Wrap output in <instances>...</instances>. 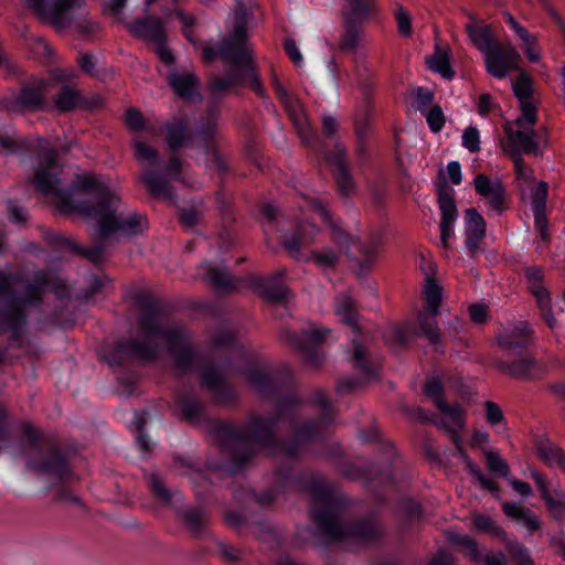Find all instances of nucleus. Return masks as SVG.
Listing matches in <instances>:
<instances>
[{
  "label": "nucleus",
  "mask_w": 565,
  "mask_h": 565,
  "mask_svg": "<svg viewBox=\"0 0 565 565\" xmlns=\"http://www.w3.org/2000/svg\"><path fill=\"white\" fill-rule=\"evenodd\" d=\"M424 392L427 396H429L433 399L436 408L447 403L444 397L443 384L437 377H433L426 382Z\"/></svg>",
  "instance_id": "nucleus-46"
},
{
  "label": "nucleus",
  "mask_w": 565,
  "mask_h": 565,
  "mask_svg": "<svg viewBox=\"0 0 565 565\" xmlns=\"http://www.w3.org/2000/svg\"><path fill=\"white\" fill-rule=\"evenodd\" d=\"M298 404L296 397L287 396L278 403L276 418L254 416L249 420L244 435L245 444L252 448V456L292 457L327 433L333 422V407L327 393L317 390L311 397V404L321 411V415L316 420L296 426L289 440H277L274 435L277 422L292 414Z\"/></svg>",
  "instance_id": "nucleus-2"
},
{
  "label": "nucleus",
  "mask_w": 565,
  "mask_h": 565,
  "mask_svg": "<svg viewBox=\"0 0 565 565\" xmlns=\"http://www.w3.org/2000/svg\"><path fill=\"white\" fill-rule=\"evenodd\" d=\"M462 146L472 153L480 150V137L476 127H468L463 130Z\"/></svg>",
  "instance_id": "nucleus-52"
},
{
  "label": "nucleus",
  "mask_w": 565,
  "mask_h": 565,
  "mask_svg": "<svg viewBox=\"0 0 565 565\" xmlns=\"http://www.w3.org/2000/svg\"><path fill=\"white\" fill-rule=\"evenodd\" d=\"M427 124L433 132H439L445 125V116L439 106L431 107L426 114Z\"/></svg>",
  "instance_id": "nucleus-51"
},
{
  "label": "nucleus",
  "mask_w": 565,
  "mask_h": 565,
  "mask_svg": "<svg viewBox=\"0 0 565 565\" xmlns=\"http://www.w3.org/2000/svg\"><path fill=\"white\" fill-rule=\"evenodd\" d=\"M537 455L541 459H564L563 450L548 439H541L536 443Z\"/></svg>",
  "instance_id": "nucleus-44"
},
{
  "label": "nucleus",
  "mask_w": 565,
  "mask_h": 565,
  "mask_svg": "<svg viewBox=\"0 0 565 565\" xmlns=\"http://www.w3.org/2000/svg\"><path fill=\"white\" fill-rule=\"evenodd\" d=\"M520 190L522 192V200L531 204L536 232L542 241H547L546 200L548 184L544 181L533 182L526 186L522 185Z\"/></svg>",
  "instance_id": "nucleus-15"
},
{
  "label": "nucleus",
  "mask_w": 565,
  "mask_h": 565,
  "mask_svg": "<svg viewBox=\"0 0 565 565\" xmlns=\"http://www.w3.org/2000/svg\"><path fill=\"white\" fill-rule=\"evenodd\" d=\"M438 205L441 213L440 222H455L457 207L454 199V189L446 183L438 185Z\"/></svg>",
  "instance_id": "nucleus-33"
},
{
  "label": "nucleus",
  "mask_w": 565,
  "mask_h": 565,
  "mask_svg": "<svg viewBox=\"0 0 565 565\" xmlns=\"http://www.w3.org/2000/svg\"><path fill=\"white\" fill-rule=\"evenodd\" d=\"M484 416L486 420L491 426H499L505 424L504 416L502 409L499 407L498 404L491 401H487L484 403Z\"/></svg>",
  "instance_id": "nucleus-50"
},
{
  "label": "nucleus",
  "mask_w": 565,
  "mask_h": 565,
  "mask_svg": "<svg viewBox=\"0 0 565 565\" xmlns=\"http://www.w3.org/2000/svg\"><path fill=\"white\" fill-rule=\"evenodd\" d=\"M137 303L141 309L138 322L139 338L134 342L118 343L108 358L109 364L117 365L129 358L142 361L153 360L160 352L159 341H164L177 369L182 372L190 370L198 356L190 347L186 330L177 324L168 326L160 303L151 296L139 295Z\"/></svg>",
  "instance_id": "nucleus-3"
},
{
  "label": "nucleus",
  "mask_w": 565,
  "mask_h": 565,
  "mask_svg": "<svg viewBox=\"0 0 565 565\" xmlns=\"http://www.w3.org/2000/svg\"><path fill=\"white\" fill-rule=\"evenodd\" d=\"M49 287L57 297L65 295V285L61 281L51 284L45 271L39 270L28 277L0 273V296L11 295L9 302L0 310V333L11 332L13 338H18L25 323L24 309L38 305Z\"/></svg>",
  "instance_id": "nucleus-5"
},
{
  "label": "nucleus",
  "mask_w": 565,
  "mask_h": 565,
  "mask_svg": "<svg viewBox=\"0 0 565 565\" xmlns=\"http://www.w3.org/2000/svg\"><path fill=\"white\" fill-rule=\"evenodd\" d=\"M329 332L328 329H309L302 331L301 334L284 331L281 337L292 347L303 352L308 363L316 366L319 365L321 359L313 351L324 341Z\"/></svg>",
  "instance_id": "nucleus-20"
},
{
  "label": "nucleus",
  "mask_w": 565,
  "mask_h": 565,
  "mask_svg": "<svg viewBox=\"0 0 565 565\" xmlns=\"http://www.w3.org/2000/svg\"><path fill=\"white\" fill-rule=\"evenodd\" d=\"M126 122L132 130H140L143 128V117L135 108H130L127 110Z\"/></svg>",
  "instance_id": "nucleus-61"
},
{
  "label": "nucleus",
  "mask_w": 565,
  "mask_h": 565,
  "mask_svg": "<svg viewBox=\"0 0 565 565\" xmlns=\"http://www.w3.org/2000/svg\"><path fill=\"white\" fill-rule=\"evenodd\" d=\"M135 157L142 166H156L158 163L157 151L142 141H135Z\"/></svg>",
  "instance_id": "nucleus-41"
},
{
  "label": "nucleus",
  "mask_w": 565,
  "mask_h": 565,
  "mask_svg": "<svg viewBox=\"0 0 565 565\" xmlns=\"http://www.w3.org/2000/svg\"><path fill=\"white\" fill-rule=\"evenodd\" d=\"M66 471V461H25L22 476L28 480L50 486L61 481Z\"/></svg>",
  "instance_id": "nucleus-19"
},
{
  "label": "nucleus",
  "mask_w": 565,
  "mask_h": 565,
  "mask_svg": "<svg viewBox=\"0 0 565 565\" xmlns=\"http://www.w3.org/2000/svg\"><path fill=\"white\" fill-rule=\"evenodd\" d=\"M503 19L505 23L513 30L518 39L521 41L523 52L526 49L537 44L536 35L530 33L527 29H525L520 22H518L516 19L510 12H504Z\"/></svg>",
  "instance_id": "nucleus-38"
},
{
  "label": "nucleus",
  "mask_w": 565,
  "mask_h": 565,
  "mask_svg": "<svg viewBox=\"0 0 565 565\" xmlns=\"http://www.w3.org/2000/svg\"><path fill=\"white\" fill-rule=\"evenodd\" d=\"M473 524L481 531L499 534L501 529L488 516L483 514H475L472 516Z\"/></svg>",
  "instance_id": "nucleus-55"
},
{
  "label": "nucleus",
  "mask_w": 565,
  "mask_h": 565,
  "mask_svg": "<svg viewBox=\"0 0 565 565\" xmlns=\"http://www.w3.org/2000/svg\"><path fill=\"white\" fill-rule=\"evenodd\" d=\"M188 122L184 119H178L167 125V142L172 152H177L181 147L196 146L203 148L206 152L212 150L220 142L217 130L216 111L209 114L205 121H202L194 134H189Z\"/></svg>",
  "instance_id": "nucleus-8"
},
{
  "label": "nucleus",
  "mask_w": 565,
  "mask_h": 565,
  "mask_svg": "<svg viewBox=\"0 0 565 565\" xmlns=\"http://www.w3.org/2000/svg\"><path fill=\"white\" fill-rule=\"evenodd\" d=\"M394 18L397 31L402 36L409 38L413 34L412 18L408 11L401 4L394 9Z\"/></svg>",
  "instance_id": "nucleus-42"
},
{
  "label": "nucleus",
  "mask_w": 565,
  "mask_h": 565,
  "mask_svg": "<svg viewBox=\"0 0 565 565\" xmlns=\"http://www.w3.org/2000/svg\"><path fill=\"white\" fill-rule=\"evenodd\" d=\"M247 381L260 394H269L274 386L273 377L262 369H252L246 373Z\"/></svg>",
  "instance_id": "nucleus-40"
},
{
  "label": "nucleus",
  "mask_w": 565,
  "mask_h": 565,
  "mask_svg": "<svg viewBox=\"0 0 565 565\" xmlns=\"http://www.w3.org/2000/svg\"><path fill=\"white\" fill-rule=\"evenodd\" d=\"M306 209L316 212L331 227L332 241L337 249L327 247L313 252L312 259L322 269H333L339 264L341 254L349 249V236L332 223L328 210L320 202L306 200Z\"/></svg>",
  "instance_id": "nucleus-9"
},
{
  "label": "nucleus",
  "mask_w": 565,
  "mask_h": 565,
  "mask_svg": "<svg viewBox=\"0 0 565 565\" xmlns=\"http://www.w3.org/2000/svg\"><path fill=\"white\" fill-rule=\"evenodd\" d=\"M145 424H146V422L142 417H137L135 419V425L138 430V435H137L136 439H137V444H138L139 448L141 450H143L145 452H149L151 450V443L148 439V436L143 431Z\"/></svg>",
  "instance_id": "nucleus-56"
},
{
  "label": "nucleus",
  "mask_w": 565,
  "mask_h": 565,
  "mask_svg": "<svg viewBox=\"0 0 565 565\" xmlns=\"http://www.w3.org/2000/svg\"><path fill=\"white\" fill-rule=\"evenodd\" d=\"M525 278L527 288L535 297L537 307L546 322V324L554 329L556 327V319L552 311V299L548 290L543 284V274L539 267H529L525 269Z\"/></svg>",
  "instance_id": "nucleus-18"
},
{
  "label": "nucleus",
  "mask_w": 565,
  "mask_h": 565,
  "mask_svg": "<svg viewBox=\"0 0 565 565\" xmlns=\"http://www.w3.org/2000/svg\"><path fill=\"white\" fill-rule=\"evenodd\" d=\"M497 341L502 350L512 353L532 344L534 331L527 322H519L502 329L497 335Z\"/></svg>",
  "instance_id": "nucleus-21"
},
{
  "label": "nucleus",
  "mask_w": 565,
  "mask_h": 565,
  "mask_svg": "<svg viewBox=\"0 0 565 565\" xmlns=\"http://www.w3.org/2000/svg\"><path fill=\"white\" fill-rule=\"evenodd\" d=\"M358 246L359 252L361 254V258L358 259V265L363 270L371 269L381 252L379 239H370L366 242H361L360 239H354L349 237V246Z\"/></svg>",
  "instance_id": "nucleus-29"
},
{
  "label": "nucleus",
  "mask_w": 565,
  "mask_h": 565,
  "mask_svg": "<svg viewBox=\"0 0 565 565\" xmlns=\"http://www.w3.org/2000/svg\"><path fill=\"white\" fill-rule=\"evenodd\" d=\"M377 12L376 0H348L338 43L341 52L354 54L358 50L364 47V24Z\"/></svg>",
  "instance_id": "nucleus-7"
},
{
  "label": "nucleus",
  "mask_w": 565,
  "mask_h": 565,
  "mask_svg": "<svg viewBox=\"0 0 565 565\" xmlns=\"http://www.w3.org/2000/svg\"><path fill=\"white\" fill-rule=\"evenodd\" d=\"M149 483L154 491L156 495L159 497L162 501L169 502L171 500V493L166 489L162 480L159 476L152 473L149 476Z\"/></svg>",
  "instance_id": "nucleus-57"
},
{
  "label": "nucleus",
  "mask_w": 565,
  "mask_h": 565,
  "mask_svg": "<svg viewBox=\"0 0 565 565\" xmlns=\"http://www.w3.org/2000/svg\"><path fill=\"white\" fill-rule=\"evenodd\" d=\"M484 55L486 68L495 78H503L519 68L520 53L512 45L493 46Z\"/></svg>",
  "instance_id": "nucleus-17"
},
{
  "label": "nucleus",
  "mask_w": 565,
  "mask_h": 565,
  "mask_svg": "<svg viewBox=\"0 0 565 565\" xmlns=\"http://www.w3.org/2000/svg\"><path fill=\"white\" fill-rule=\"evenodd\" d=\"M469 313L473 322L483 323L488 319L489 308L483 303H475L470 306Z\"/></svg>",
  "instance_id": "nucleus-60"
},
{
  "label": "nucleus",
  "mask_w": 565,
  "mask_h": 565,
  "mask_svg": "<svg viewBox=\"0 0 565 565\" xmlns=\"http://www.w3.org/2000/svg\"><path fill=\"white\" fill-rule=\"evenodd\" d=\"M24 4L44 23L64 28L72 20L71 12L85 0H23Z\"/></svg>",
  "instance_id": "nucleus-10"
},
{
  "label": "nucleus",
  "mask_w": 565,
  "mask_h": 565,
  "mask_svg": "<svg viewBox=\"0 0 565 565\" xmlns=\"http://www.w3.org/2000/svg\"><path fill=\"white\" fill-rule=\"evenodd\" d=\"M423 295L429 315L419 312L416 322L407 326H392L384 334L385 342L397 350L405 347L415 337H425L435 351L444 353V345L437 321L443 297V288L433 277L427 276L423 287Z\"/></svg>",
  "instance_id": "nucleus-6"
},
{
  "label": "nucleus",
  "mask_w": 565,
  "mask_h": 565,
  "mask_svg": "<svg viewBox=\"0 0 565 565\" xmlns=\"http://www.w3.org/2000/svg\"><path fill=\"white\" fill-rule=\"evenodd\" d=\"M143 183L153 196L164 200L172 199V191L168 180L154 172H145L141 175Z\"/></svg>",
  "instance_id": "nucleus-34"
},
{
  "label": "nucleus",
  "mask_w": 565,
  "mask_h": 565,
  "mask_svg": "<svg viewBox=\"0 0 565 565\" xmlns=\"http://www.w3.org/2000/svg\"><path fill=\"white\" fill-rule=\"evenodd\" d=\"M427 64L433 72L440 74L446 79H451L455 75L448 54L439 49L427 58Z\"/></svg>",
  "instance_id": "nucleus-36"
},
{
  "label": "nucleus",
  "mask_w": 565,
  "mask_h": 565,
  "mask_svg": "<svg viewBox=\"0 0 565 565\" xmlns=\"http://www.w3.org/2000/svg\"><path fill=\"white\" fill-rule=\"evenodd\" d=\"M179 406L182 415L189 420H194L201 415L202 408L196 401L183 399L179 402Z\"/></svg>",
  "instance_id": "nucleus-53"
},
{
  "label": "nucleus",
  "mask_w": 565,
  "mask_h": 565,
  "mask_svg": "<svg viewBox=\"0 0 565 565\" xmlns=\"http://www.w3.org/2000/svg\"><path fill=\"white\" fill-rule=\"evenodd\" d=\"M47 87L49 83L44 79L31 82L24 85L18 95L8 99L4 107L11 114L46 110L51 108L46 99Z\"/></svg>",
  "instance_id": "nucleus-11"
},
{
  "label": "nucleus",
  "mask_w": 565,
  "mask_h": 565,
  "mask_svg": "<svg viewBox=\"0 0 565 565\" xmlns=\"http://www.w3.org/2000/svg\"><path fill=\"white\" fill-rule=\"evenodd\" d=\"M486 226L483 216L475 207L465 211V246L471 254L478 250L480 242L486 236Z\"/></svg>",
  "instance_id": "nucleus-23"
},
{
  "label": "nucleus",
  "mask_w": 565,
  "mask_h": 565,
  "mask_svg": "<svg viewBox=\"0 0 565 565\" xmlns=\"http://www.w3.org/2000/svg\"><path fill=\"white\" fill-rule=\"evenodd\" d=\"M473 186L483 201L488 214L500 216L510 209L507 189L499 178H490L483 173L477 174Z\"/></svg>",
  "instance_id": "nucleus-12"
},
{
  "label": "nucleus",
  "mask_w": 565,
  "mask_h": 565,
  "mask_svg": "<svg viewBox=\"0 0 565 565\" xmlns=\"http://www.w3.org/2000/svg\"><path fill=\"white\" fill-rule=\"evenodd\" d=\"M532 128L533 126H530L527 121L519 126L518 119L514 124H505L507 141L502 142L503 151L511 158L521 157L522 153H534L537 156L540 143L535 140L536 134Z\"/></svg>",
  "instance_id": "nucleus-13"
},
{
  "label": "nucleus",
  "mask_w": 565,
  "mask_h": 565,
  "mask_svg": "<svg viewBox=\"0 0 565 565\" xmlns=\"http://www.w3.org/2000/svg\"><path fill=\"white\" fill-rule=\"evenodd\" d=\"M52 99L53 104L51 107H54L61 113L71 111L82 103L79 90L72 85H63Z\"/></svg>",
  "instance_id": "nucleus-30"
},
{
  "label": "nucleus",
  "mask_w": 565,
  "mask_h": 565,
  "mask_svg": "<svg viewBox=\"0 0 565 565\" xmlns=\"http://www.w3.org/2000/svg\"><path fill=\"white\" fill-rule=\"evenodd\" d=\"M129 31L138 38L158 44L166 40L163 23L160 19L146 18L129 24Z\"/></svg>",
  "instance_id": "nucleus-26"
},
{
  "label": "nucleus",
  "mask_w": 565,
  "mask_h": 565,
  "mask_svg": "<svg viewBox=\"0 0 565 565\" xmlns=\"http://www.w3.org/2000/svg\"><path fill=\"white\" fill-rule=\"evenodd\" d=\"M334 312L342 322L351 327L354 332H358L359 327L355 303L349 294H341L337 297Z\"/></svg>",
  "instance_id": "nucleus-31"
},
{
  "label": "nucleus",
  "mask_w": 565,
  "mask_h": 565,
  "mask_svg": "<svg viewBox=\"0 0 565 565\" xmlns=\"http://www.w3.org/2000/svg\"><path fill=\"white\" fill-rule=\"evenodd\" d=\"M203 215V207L200 206H191L189 209H182L180 212V223L186 230L193 227L199 223Z\"/></svg>",
  "instance_id": "nucleus-48"
},
{
  "label": "nucleus",
  "mask_w": 565,
  "mask_h": 565,
  "mask_svg": "<svg viewBox=\"0 0 565 565\" xmlns=\"http://www.w3.org/2000/svg\"><path fill=\"white\" fill-rule=\"evenodd\" d=\"M352 362L354 367L361 373L365 381L377 379L380 364L377 362L367 360V352L363 344L358 342L355 339L352 341Z\"/></svg>",
  "instance_id": "nucleus-28"
},
{
  "label": "nucleus",
  "mask_w": 565,
  "mask_h": 565,
  "mask_svg": "<svg viewBox=\"0 0 565 565\" xmlns=\"http://www.w3.org/2000/svg\"><path fill=\"white\" fill-rule=\"evenodd\" d=\"M169 82L175 93L182 97L190 99L196 93L198 78L193 73H172L169 76Z\"/></svg>",
  "instance_id": "nucleus-32"
},
{
  "label": "nucleus",
  "mask_w": 565,
  "mask_h": 565,
  "mask_svg": "<svg viewBox=\"0 0 565 565\" xmlns=\"http://www.w3.org/2000/svg\"><path fill=\"white\" fill-rule=\"evenodd\" d=\"M504 513L518 522L524 523L529 527H536L539 521L533 512L529 509H524L516 503L504 502L502 504Z\"/></svg>",
  "instance_id": "nucleus-39"
},
{
  "label": "nucleus",
  "mask_w": 565,
  "mask_h": 565,
  "mask_svg": "<svg viewBox=\"0 0 565 565\" xmlns=\"http://www.w3.org/2000/svg\"><path fill=\"white\" fill-rule=\"evenodd\" d=\"M337 150V156L329 157L328 162L332 167V173L340 193L343 195H349L354 190V182L348 171L347 164L343 161L345 154L344 148L338 145Z\"/></svg>",
  "instance_id": "nucleus-27"
},
{
  "label": "nucleus",
  "mask_w": 565,
  "mask_h": 565,
  "mask_svg": "<svg viewBox=\"0 0 565 565\" xmlns=\"http://www.w3.org/2000/svg\"><path fill=\"white\" fill-rule=\"evenodd\" d=\"M14 136V129H9L4 134H0V153H12L18 149V142Z\"/></svg>",
  "instance_id": "nucleus-54"
},
{
  "label": "nucleus",
  "mask_w": 565,
  "mask_h": 565,
  "mask_svg": "<svg viewBox=\"0 0 565 565\" xmlns=\"http://www.w3.org/2000/svg\"><path fill=\"white\" fill-rule=\"evenodd\" d=\"M454 543L460 544L467 548L471 557L477 556L476 542L467 535H456L452 537Z\"/></svg>",
  "instance_id": "nucleus-63"
},
{
  "label": "nucleus",
  "mask_w": 565,
  "mask_h": 565,
  "mask_svg": "<svg viewBox=\"0 0 565 565\" xmlns=\"http://www.w3.org/2000/svg\"><path fill=\"white\" fill-rule=\"evenodd\" d=\"M203 384L215 395L221 394L224 388L222 374L214 369H206L202 374Z\"/></svg>",
  "instance_id": "nucleus-45"
},
{
  "label": "nucleus",
  "mask_w": 565,
  "mask_h": 565,
  "mask_svg": "<svg viewBox=\"0 0 565 565\" xmlns=\"http://www.w3.org/2000/svg\"><path fill=\"white\" fill-rule=\"evenodd\" d=\"M513 163L515 173L519 180V186L522 189V185L526 186L534 181L533 171L530 167H527L522 157H513Z\"/></svg>",
  "instance_id": "nucleus-47"
},
{
  "label": "nucleus",
  "mask_w": 565,
  "mask_h": 565,
  "mask_svg": "<svg viewBox=\"0 0 565 565\" xmlns=\"http://www.w3.org/2000/svg\"><path fill=\"white\" fill-rule=\"evenodd\" d=\"M21 433L23 438L32 446L43 447L44 445H49L41 431L29 423H23L21 425Z\"/></svg>",
  "instance_id": "nucleus-49"
},
{
  "label": "nucleus",
  "mask_w": 565,
  "mask_h": 565,
  "mask_svg": "<svg viewBox=\"0 0 565 565\" xmlns=\"http://www.w3.org/2000/svg\"><path fill=\"white\" fill-rule=\"evenodd\" d=\"M513 93L520 102L522 115L518 118V125L527 121L534 126L536 121V108L532 102V81L529 75L521 73L512 83Z\"/></svg>",
  "instance_id": "nucleus-22"
},
{
  "label": "nucleus",
  "mask_w": 565,
  "mask_h": 565,
  "mask_svg": "<svg viewBox=\"0 0 565 565\" xmlns=\"http://www.w3.org/2000/svg\"><path fill=\"white\" fill-rule=\"evenodd\" d=\"M62 171L57 151L54 148L42 149L33 178L35 188L50 198L61 212L97 222V235L100 238L136 236L148 228L145 215L119 212L120 200L106 178L78 174L71 188L66 189L61 178Z\"/></svg>",
  "instance_id": "nucleus-1"
},
{
  "label": "nucleus",
  "mask_w": 565,
  "mask_h": 565,
  "mask_svg": "<svg viewBox=\"0 0 565 565\" xmlns=\"http://www.w3.org/2000/svg\"><path fill=\"white\" fill-rule=\"evenodd\" d=\"M434 99V93L430 89L419 87L416 92V104L419 109L427 107Z\"/></svg>",
  "instance_id": "nucleus-62"
},
{
  "label": "nucleus",
  "mask_w": 565,
  "mask_h": 565,
  "mask_svg": "<svg viewBox=\"0 0 565 565\" xmlns=\"http://www.w3.org/2000/svg\"><path fill=\"white\" fill-rule=\"evenodd\" d=\"M206 62L213 61L217 55L226 64L238 67V71L230 72L225 76H214L209 82L213 94L227 90H236L244 83L260 97L265 95L264 86L259 79L252 47L246 36V13L237 11L234 17V25L228 38H224L218 49L204 46L202 51Z\"/></svg>",
  "instance_id": "nucleus-4"
},
{
  "label": "nucleus",
  "mask_w": 565,
  "mask_h": 565,
  "mask_svg": "<svg viewBox=\"0 0 565 565\" xmlns=\"http://www.w3.org/2000/svg\"><path fill=\"white\" fill-rule=\"evenodd\" d=\"M285 51L288 57L292 61L296 66H300L302 64V55L300 50L297 46V43L292 39H287L284 43Z\"/></svg>",
  "instance_id": "nucleus-59"
},
{
  "label": "nucleus",
  "mask_w": 565,
  "mask_h": 565,
  "mask_svg": "<svg viewBox=\"0 0 565 565\" xmlns=\"http://www.w3.org/2000/svg\"><path fill=\"white\" fill-rule=\"evenodd\" d=\"M454 223L455 222H440V245L444 249H450V239L454 236Z\"/></svg>",
  "instance_id": "nucleus-58"
},
{
  "label": "nucleus",
  "mask_w": 565,
  "mask_h": 565,
  "mask_svg": "<svg viewBox=\"0 0 565 565\" xmlns=\"http://www.w3.org/2000/svg\"><path fill=\"white\" fill-rule=\"evenodd\" d=\"M198 275L220 292H228L236 289L237 280L233 279L225 268L212 263L203 262L199 267Z\"/></svg>",
  "instance_id": "nucleus-24"
},
{
  "label": "nucleus",
  "mask_w": 565,
  "mask_h": 565,
  "mask_svg": "<svg viewBox=\"0 0 565 565\" xmlns=\"http://www.w3.org/2000/svg\"><path fill=\"white\" fill-rule=\"evenodd\" d=\"M319 233L320 230L315 224L308 221H303L298 225L296 235L282 236V244L292 256H297L302 247L315 243Z\"/></svg>",
  "instance_id": "nucleus-25"
},
{
  "label": "nucleus",
  "mask_w": 565,
  "mask_h": 565,
  "mask_svg": "<svg viewBox=\"0 0 565 565\" xmlns=\"http://www.w3.org/2000/svg\"><path fill=\"white\" fill-rule=\"evenodd\" d=\"M494 107L492 97L489 94H481L478 100V113L481 116H487Z\"/></svg>",
  "instance_id": "nucleus-64"
},
{
  "label": "nucleus",
  "mask_w": 565,
  "mask_h": 565,
  "mask_svg": "<svg viewBox=\"0 0 565 565\" xmlns=\"http://www.w3.org/2000/svg\"><path fill=\"white\" fill-rule=\"evenodd\" d=\"M497 366L504 374L525 382L541 380L546 373L545 366L530 353L522 354L513 360H499Z\"/></svg>",
  "instance_id": "nucleus-16"
},
{
  "label": "nucleus",
  "mask_w": 565,
  "mask_h": 565,
  "mask_svg": "<svg viewBox=\"0 0 565 565\" xmlns=\"http://www.w3.org/2000/svg\"><path fill=\"white\" fill-rule=\"evenodd\" d=\"M439 414L433 418L434 425L449 434L458 451L462 452L460 433L466 428L467 412L460 404L445 403L437 407Z\"/></svg>",
  "instance_id": "nucleus-14"
},
{
  "label": "nucleus",
  "mask_w": 565,
  "mask_h": 565,
  "mask_svg": "<svg viewBox=\"0 0 565 565\" xmlns=\"http://www.w3.org/2000/svg\"><path fill=\"white\" fill-rule=\"evenodd\" d=\"M468 35L473 45L482 53L486 54L492 46L491 31L488 26L470 23L466 26Z\"/></svg>",
  "instance_id": "nucleus-35"
},
{
  "label": "nucleus",
  "mask_w": 565,
  "mask_h": 565,
  "mask_svg": "<svg viewBox=\"0 0 565 565\" xmlns=\"http://www.w3.org/2000/svg\"><path fill=\"white\" fill-rule=\"evenodd\" d=\"M471 445L481 448L486 452L487 459H500V455L490 447V436L486 430H475Z\"/></svg>",
  "instance_id": "nucleus-43"
},
{
  "label": "nucleus",
  "mask_w": 565,
  "mask_h": 565,
  "mask_svg": "<svg viewBox=\"0 0 565 565\" xmlns=\"http://www.w3.org/2000/svg\"><path fill=\"white\" fill-rule=\"evenodd\" d=\"M257 285L262 289L263 296L270 302H278L287 297V288L278 284L275 278H262Z\"/></svg>",
  "instance_id": "nucleus-37"
}]
</instances>
